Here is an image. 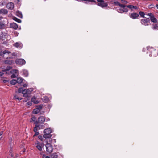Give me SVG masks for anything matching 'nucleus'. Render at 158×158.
Returning a JSON list of instances; mask_svg holds the SVG:
<instances>
[{"label": "nucleus", "instance_id": "1", "mask_svg": "<svg viewBox=\"0 0 158 158\" xmlns=\"http://www.w3.org/2000/svg\"><path fill=\"white\" fill-rule=\"evenodd\" d=\"M46 118L45 117L43 116H39L38 119L35 116L32 117L30 120V122H34V124L35 125L36 122H37L38 125L42 126V128H44V126L42 124L45 121Z\"/></svg>", "mask_w": 158, "mask_h": 158}, {"label": "nucleus", "instance_id": "2", "mask_svg": "<svg viewBox=\"0 0 158 158\" xmlns=\"http://www.w3.org/2000/svg\"><path fill=\"white\" fill-rule=\"evenodd\" d=\"M52 132V130L50 128H48L45 129L44 130V135L43 137L45 138H51L52 136V135L51 133Z\"/></svg>", "mask_w": 158, "mask_h": 158}, {"label": "nucleus", "instance_id": "3", "mask_svg": "<svg viewBox=\"0 0 158 158\" xmlns=\"http://www.w3.org/2000/svg\"><path fill=\"white\" fill-rule=\"evenodd\" d=\"M38 129H43L42 128V126L41 125H38L37 122H36L35 123V126L34 127L33 129V131L35 133L34 134L33 136L35 137L38 135L39 132L37 131Z\"/></svg>", "mask_w": 158, "mask_h": 158}, {"label": "nucleus", "instance_id": "4", "mask_svg": "<svg viewBox=\"0 0 158 158\" xmlns=\"http://www.w3.org/2000/svg\"><path fill=\"white\" fill-rule=\"evenodd\" d=\"M98 3L97 5L102 8H107L108 7V4L107 3L105 2L103 0H97Z\"/></svg>", "mask_w": 158, "mask_h": 158}, {"label": "nucleus", "instance_id": "5", "mask_svg": "<svg viewBox=\"0 0 158 158\" xmlns=\"http://www.w3.org/2000/svg\"><path fill=\"white\" fill-rule=\"evenodd\" d=\"M120 7L121 13H127L128 12V10L127 7V5L122 4Z\"/></svg>", "mask_w": 158, "mask_h": 158}, {"label": "nucleus", "instance_id": "6", "mask_svg": "<svg viewBox=\"0 0 158 158\" xmlns=\"http://www.w3.org/2000/svg\"><path fill=\"white\" fill-rule=\"evenodd\" d=\"M150 22V19L149 18H146V19H141L140 20L141 24L144 26H148L149 23Z\"/></svg>", "mask_w": 158, "mask_h": 158}, {"label": "nucleus", "instance_id": "7", "mask_svg": "<svg viewBox=\"0 0 158 158\" xmlns=\"http://www.w3.org/2000/svg\"><path fill=\"white\" fill-rule=\"evenodd\" d=\"M46 147L47 152L49 153L52 152L53 150L52 146L50 143L47 142L46 145Z\"/></svg>", "mask_w": 158, "mask_h": 158}, {"label": "nucleus", "instance_id": "8", "mask_svg": "<svg viewBox=\"0 0 158 158\" xmlns=\"http://www.w3.org/2000/svg\"><path fill=\"white\" fill-rule=\"evenodd\" d=\"M16 64L19 65H24L26 63L25 60L23 59H19L16 60Z\"/></svg>", "mask_w": 158, "mask_h": 158}, {"label": "nucleus", "instance_id": "9", "mask_svg": "<svg viewBox=\"0 0 158 158\" xmlns=\"http://www.w3.org/2000/svg\"><path fill=\"white\" fill-rule=\"evenodd\" d=\"M139 15L136 13H131L129 15L130 17L133 19H135L139 17Z\"/></svg>", "mask_w": 158, "mask_h": 158}, {"label": "nucleus", "instance_id": "10", "mask_svg": "<svg viewBox=\"0 0 158 158\" xmlns=\"http://www.w3.org/2000/svg\"><path fill=\"white\" fill-rule=\"evenodd\" d=\"M29 92L28 89H25L23 91V96L27 98H29V97L28 95V93Z\"/></svg>", "mask_w": 158, "mask_h": 158}, {"label": "nucleus", "instance_id": "11", "mask_svg": "<svg viewBox=\"0 0 158 158\" xmlns=\"http://www.w3.org/2000/svg\"><path fill=\"white\" fill-rule=\"evenodd\" d=\"M6 7L10 10H12L14 8V4L12 2L8 3L6 5Z\"/></svg>", "mask_w": 158, "mask_h": 158}, {"label": "nucleus", "instance_id": "12", "mask_svg": "<svg viewBox=\"0 0 158 158\" xmlns=\"http://www.w3.org/2000/svg\"><path fill=\"white\" fill-rule=\"evenodd\" d=\"M10 27L13 28L14 29H17L18 28V25L15 23H10Z\"/></svg>", "mask_w": 158, "mask_h": 158}, {"label": "nucleus", "instance_id": "13", "mask_svg": "<svg viewBox=\"0 0 158 158\" xmlns=\"http://www.w3.org/2000/svg\"><path fill=\"white\" fill-rule=\"evenodd\" d=\"M127 7H128V9L129 8L132 11H133L134 10L137 9H138V7L137 6H134L132 5H127Z\"/></svg>", "mask_w": 158, "mask_h": 158}, {"label": "nucleus", "instance_id": "14", "mask_svg": "<svg viewBox=\"0 0 158 158\" xmlns=\"http://www.w3.org/2000/svg\"><path fill=\"white\" fill-rule=\"evenodd\" d=\"M10 53V52L7 51V50H4L3 52L2 51H1L0 52V56H1L3 57L4 54H9Z\"/></svg>", "mask_w": 158, "mask_h": 158}, {"label": "nucleus", "instance_id": "15", "mask_svg": "<svg viewBox=\"0 0 158 158\" xmlns=\"http://www.w3.org/2000/svg\"><path fill=\"white\" fill-rule=\"evenodd\" d=\"M12 68V67L10 66H8L6 68L3 70V72H6V74H9V70L11 69Z\"/></svg>", "mask_w": 158, "mask_h": 158}, {"label": "nucleus", "instance_id": "16", "mask_svg": "<svg viewBox=\"0 0 158 158\" xmlns=\"http://www.w3.org/2000/svg\"><path fill=\"white\" fill-rule=\"evenodd\" d=\"M14 98L19 101H20L22 99V98L20 96V95L18 94H15L14 96Z\"/></svg>", "mask_w": 158, "mask_h": 158}, {"label": "nucleus", "instance_id": "17", "mask_svg": "<svg viewBox=\"0 0 158 158\" xmlns=\"http://www.w3.org/2000/svg\"><path fill=\"white\" fill-rule=\"evenodd\" d=\"M152 54V56L153 55L155 56L157 54L158 52L157 50L156 49H154L153 48H151V51Z\"/></svg>", "mask_w": 158, "mask_h": 158}, {"label": "nucleus", "instance_id": "18", "mask_svg": "<svg viewBox=\"0 0 158 158\" xmlns=\"http://www.w3.org/2000/svg\"><path fill=\"white\" fill-rule=\"evenodd\" d=\"M8 13V11L6 9H1L0 10V13L3 14H6Z\"/></svg>", "mask_w": 158, "mask_h": 158}, {"label": "nucleus", "instance_id": "19", "mask_svg": "<svg viewBox=\"0 0 158 158\" xmlns=\"http://www.w3.org/2000/svg\"><path fill=\"white\" fill-rule=\"evenodd\" d=\"M111 2H112V3H114L115 6H119V7H120L122 4L120 3L118 1H116L115 0H112L111 1Z\"/></svg>", "mask_w": 158, "mask_h": 158}, {"label": "nucleus", "instance_id": "20", "mask_svg": "<svg viewBox=\"0 0 158 158\" xmlns=\"http://www.w3.org/2000/svg\"><path fill=\"white\" fill-rule=\"evenodd\" d=\"M37 145L36 146V147L39 150V151H41L42 150V144L40 143H37Z\"/></svg>", "mask_w": 158, "mask_h": 158}, {"label": "nucleus", "instance_id": "21", "mask_svg": "<svg viewBox=\"0 0 158 158\" xmlns=\"http://www.w3.org/2000/svg\"><path fill=\"white\" fill-rule=\"evenodd\" d=\"M23 75L26 77L28 76V73L27 70L25 69H23Z\"/></svg>", "mask_w": 158, "mask_h": 158}, {"label": "nucleus", "instance_id": "22", "mask_svg": "<svg viewBox=\"0 0 158 158\" xmlns=\"http://www.w3.org/2000/svg\"><path fill=\"white\" fill-rule=\"evenodd\" d=\"M31 101L33 102L34 103L37 104L39 103L38 101L36 100V98L35 97H33L31 99Z\"/></svg>", "mask_w": 158, "mask_h": 158}, {"label": "nucleus", "instance_id": "23", "mask_svg": "<svg viewBox=\"0 0 158 158\" xmlns=\"http://www.w3.org/2000/svg\"><path fill=\"white\" fill-rule=\"evenodd\" d=\"M13 63V61L12 60L7 59L5 61V63L6 64H11Z\"/></svg>", "mask_w": 158, "mask_h": 158}, {"label": "nucleus", "instance_id": "24", "mask_svg": "<svg viewBox=\"0 0 158 158\" xmlns=\"http://www.w3.org/2000/svg\"><path fill=\"white\" fill-rule=\"evenodd\" d=\"M151 21L154 23H156L157 22V19L154 17V15H153L150 18V19Z\"/></svg>", "mask_w": 158, "mask_h": 158}, {"label": "nucleus", "instance_id": "25", "mask_svg": "<svg viewBox=\"0 0 158 158\" xmlns=\"http://www.w3.org/2000/svg\"><path fill=\"white\" fill-rule=\"evenodd\" d=\"M42 99L43 101L45 103L48 102L49 100V98L46 96L44 97Z\"/></svg>", "mask_w": 158, "mask_h": 158}, {"label": "nucleus", "instance_id": "26", "mask_svg": "<svg viewBox=\"0 0 158 158\" xmlns=\"http://www.w3.org/2000/svg\"><path fill=\"white\" fill-rule=\"evenodd\" d=\"M152 28L154 30H158V26L156 24H153L152 25Z\"/></svg>", "mask_w": 158, "mask_h": 158}, {"label": "nucleus", "instance_id": "27", "mask_svg": "<svg viewBox=\"0 0 158 158\" xmlns=\"http://www.w3.org/2000/svg\"><path fill=\"white\" fill-rule=\"evenodd\" d=\"M13 19L15 21L18 22V23H20L21 22V20L20 19L17 18L16 17H14L13 18Z\"/></svg>", "mask_w": 158, "mask_h": 158}, {"label": "nucleus", "instance_id": "28", "mask_svg": "<svg viewBox=\"0 0 158 158\" xmlns=\"http://www.w3.org/2000/svg\"><path fill=\"white\" fill-rule=\"evenodd\" d=\"M18 72V71L15 69H12L10 72V74H16Z\"/></svg>", "mask_w": 158, "mask_h": 158}, {"label": "nucleus", "instance_id": "29", "mask_svg": "<svg viewBox=\"0 0 158 158\" xmlns=\"http://www.w3.org/2000/svg\"><path fill=\"white\" fill-rule=\"evenodd\" d=\"M13 151V148L12 147L10 146V147L9 152H10V155H11V156L12 157H13L14 156L13 154L12 153Z\"/></svg>", "mask_w": 158, "mask_h": 158}, {"label": "nucleus", "instance_id": "30", "mask_svg": "<svg viewBox=\"0 0 158 158\" xmlns=\"http://www.w3.org/2000/svg\"><path fill=\"white\" fill-rule=\"evenodd\" d=\"M51 157L52 158H58V156L56 153H54L52 154Z\"/></svg>", "mask_w": 158, "mask_h": 158}, {"label": "nucleus", "instance_id": "31", "mask_svg": "<svg viewBox=\"0 0 158 158\" xmlns=\"http://www.w3.org/2000/svg\"><path fill=\"white\" fill-rule=\"evenodd\" d=\"M40 111L38 109V108H36L35 109H34L33 110V113L34 114H38L39 112Z\"/></svg>", "mask_w": 158, "mask_h": 158}, {"label": "nucleus", "instance_id": "32", "mask_svg": "<svg viewBox=\"0 0 158 158\" xmlns=\"http://www.w3.org/2000/svg\"><path fill=\"white\" fill-rule=\"evenodd\" d=\"M112 9H115L116 11H117L118 12L121 13V10H120V7L119 8H118L117 7H112L111 8Z\"/></svg>", "mask_w": 158, "mask_h": 158}, {"label": "nucleus", "instance_id": "33", "mask_svg": "<svg viewBox=\"0 0 158 158\" xmlns=\"http://www.w3.org/2000/svg\"><path fill=\"white\" fill-rule=\"evenodd\" d=\"M16 80L17 81V83L18 84H20L23 81L22 78L20 77L18 78Z\"/></svg>", "mask_w": 158, "mask_h": 158}, {"label": "nucleus", "instance_id": "34", "mask_svg": "<svg viewBox=\"0 0 158 158\" xmlns=\"http://www.w3.org/2000/svg\"><path fill=\"white\" fill-rule=\"evenodd\" d=\"M17 83V81L15 79H13L10 81V84L12 85H15Z\"/></svg>", "mask_w": 158, "mask_h": 158}, {"label": "nucleus", "instance_id": "35", "mask_svg": "<svg viewBox=\"0 0 158 158\" xmlns=\"http://www.w3.org/2000/svg\"><path fill=\"white\" fill-rule=\"evenodd\" d=\"M80 1H88L91 3H96V1L94 0H79Z\"/></svg>", "mask_w": 158, "mask_h": 158}, {"label": "nucleus", "instance_id": "36", "mask_svg": "<svg viewBox=\"0 0 158 158\" xmlns=\"http://www.w3.org/2000/svg\"><path fill=\"white\" fill-rule=\"evenodd\" d=\"M139 14L141 17L143 18H144V15H145V14L144 12L142 11H139Z\"/></svg>", "mask_w": 158, "mask_h": 158}, {"label": "nucleus", "instance_id": "37", "mask_svg": "<svg viewBox=\"0 0 158 158\" xmlns=\"http://www.w3.org/2000/svg\"><path fill=\"white\" fill-rule=\"evenodd\" d=\"M17 15L20 18H22L23 17L22 14V13L19 12H16Z\"/></svg>", "mask_w": 158, "mask_h": 158}, {"label": "nucleus", "instance_id": "38", "mask_svg": "<svg viewBox=\"0 0 158 158\" xmlns=\"http://www.w3.org/2000/svg\"><path fill=\"white\" fill-rule=\"evenodd\" d=\"M14 46L17 48L19 47L20 45V43L19 42H16L14 44Z\"/></svg>", "mask_w": 158, "mask_h": 158}, {"label": "nucleus", "instance_id": "39", "mask_svg": "<svg viewBox=\"0 0 158 158\" xmlns=\"http://www.w3.org/2000/svg\"><path fill=\"white\" fill-rule=\"evenodd\" d=\"M23 88H20L19 89L18 91H15L16 93H21V92L23 93Z\"/></svg>", "mask_w": 158, "mask_h": 158}, {"label": "nucleus", "instance_id": "40", "mask_svg": "<svg viewBox=\"0 0 158 158\" xmlns=\"http://www.w3.org/2000/svg\"><path fill=\"white\" fill-rule=\"evenodd\" d=\"M5 24L4 23H0V29H2L4 28L5 27Z\"/></svg>", "mask_w": 158, "mask_h": 158}, {"label": "nucleus", "instance_id": "41", "mask_svg": "<svg viewBox=\"0 0 158 158\" xmlns=\"http://www.w3.org/2000/svg\"><path fill=\"white\" fill-rule=\"evenodd\" d=\"M6 5V2L5 0H2L0 2V5Z\"/></svg>", "mask_w": 158, "mask_h": 158}, {"label": "nucleus", "instance_id": "42", "mask_svg": "<svg viewBox=\"0 0 158 158\" xmlns=\"http://www.w3.org/2000/svg\"><path fill=\"white\" fill-rule=\"evenodd\" d=\"M36 108H38V109L40 111V110L42 109V105H38L37 106Z\"/></svg>", "mask_w": 158, "mask_h": 158}, {"label": "nucleus", "instance_id": "43", "mask_svg": "<svg viewBox=\"0 0 158 158\" xmlns=\"http://www.w3.org/2000/svg\"><path fill=\"white\" fill-rule=\"evenodd\" d=\"M32 102L31 101H29L27 103V104L28 106H31L32 104Z\"/></svg>", "mask_w": 158, "mask_h": 158}, {"label": "nucleus", "instance_id": "44", "mask_svg": "<svg viewBox=\"0 0 158 158\" xmlns=\"http://www.w3.org/2000/svg\"><path fill=\"white\" fill-rule=\"evenodd\" d=\"M11 77L12 78H15L16 77V76L15 74H13L11 75Z\"/></svg>", "mask_w": 158, "mask_h": 158}, {"label": "nucleus", "instance_id": "45", "mask_svg": "<svg viewBox=\"0 0 158 158\" xmlns=\"http://www.w3.org/2000/svg\"><path fill=\"white\" fill-rule=\"evenodd\" d=\"M146 15H147L149 16L150 18H151V17L153 15V14H152L151 13H148Z\"/></svg>", "mask_w": 158, "mask_h": 158}, {"label": "nucleus", "instance_id": "46", "mask_svg": "<svg viewBox=\"0 0 158 158\" xmlns=\"http://www.w3.org/2000/svg\"><path fill=\"white\" fill-rule=\"evenodd\" d=\"M38 138L39 139H40L41 141H42L43 139V137L41 135H39L38 136Z\"/></svg>", "mask_w": 158, "mask_h": 158}, {"label": "nucleus", "instance_id": "47", "mask_svg": "<svg viewBox=\"0 0 158 158\" xmlns=\"http://www.w3.org/2000/svg\"><path fill=\"white\" fill-rule=\"evenodd\" d=\"M4 74L2 72H0V76H1L3 75Z\"/></svg>", "mask_w": 158, "mask_h": 158}, {"label": "nucleus", "instance_id": "48", "mask_svg": "<svg viewBox=\"0 0 158 158\" xmlns=\"http://www.w3.org/2000/svg\"><path fill=\"white\" fill-rule=\"evenodd\" d=\"M25 151V149H24V150L23 151H21L20 152V153H21V154H23V153H24Z\"/></svg>", "mask_w": 158, "mask_h": 158}, {"label": "nucleus", "instance_id": "49", "mask_svg": "<svg viewBox=\"0 0 158 158\" xmlns=\"http://www.w3.org/2000/svg\"><path fill=\"white\" fill-rule=\"evenodd\" d=\"M46 156V155L45 154H43L42 156V158H45Z\"/></svg>", "mask_w": 158, "mask_h": 158}, {"label": "nucleus", "instance_id": "50", "mask_svg": "<svg viewBox=\"0 0 158 158\" xmlns=\"http://www.w3.org/2000/svg\"><path fill=\"white\" fill-rule=\"evenodd\" d=\"M27 85L26 84H24L23 85V86L24 87H27Z\"/></svg>", "mask_w": 158, "mask_h": 158}, {"label": "nucleus", "instance_id": "51", "mask_svg": "<svg viewBox=\"0 0 158 158\" xmlns=\"http://www.w3.org/2000/svg\"><path fill=\"white\" fill-rule=\"evenodd\" d=\"M123 2L125 4H127L128 3V2L126 0H124Z\"/></svg>", "mask_w": 158, "mask_h": 158}, {"label": "nucleus", "instance_id": "52", "mask_svg": "<svg viewBox=\"0 0 158 158\" xmlns=\"http://www.w3.org/2000/svg\"><path fill=\"white\" fill-rule=\"evenodd\" d=\"M27 99L23 101V102H26L28 100H29V98H27Z\"/></svg>", "mask_w": 158, "mask_h": 158}, {"label": "nucleus", "instance_id": "53", "mask_svg": "<svg viewBox=\"0 0 158 158\" xmlns=\"http://www.w3.org/2000/svg\"><path fill=\"white\" fill-rule=\"evenodd\" d=\"M3 134V132L1 131V132H0V136H1Z\"/></svg>", "mask_w": 158, "mask_h": 158}, {"label": "nucleus", "instance_id": "54", "mask_svg": "<svg viewBox=\"0 0 158 158\" xmlns=\"http://www.w3.org/2000/svg\"><path fill=\"white\" fill-rule=\"evenodd\" d=\"M46 119V120L47 121H49L50 120V119L48 118H47Z\"/></svg>", "mask_w": 158, "mask_h": 158}, {"label": "nucleus", "instance_id": "55", "mask_svg": "<svg viewBox=\"0 0 158 158\" xmlns=\"http://www.w3.org/2000/svg\"><path fill=\"white\" fill-rule=\"evenodd\" d=\"M6 81H7V80H4L3 81V82L4 83L6 82Z\"/></svg>", "mask_w": 158, "mask_h": 158}, {"label": "nucleus", "instance_id": "56", "mask_svg": "<svg viewBox=\"0 0 158 158\" xmlns=\"http://www.w3.org/2000/svg\"><path fill=\"white\" fill-rule=\"evenodd\" d=\"M15 53H13L12 54V55L13 56H15Z\"/></svg>", "mask_w": 158, "mask_h": 158}, {"label": "nucleus", "instance_id": "57", "mask_svg": "<svg viewBox=\"0 0 158 158\" xmlns=\"http://www.w3.org/2000/svg\"><path fill=\"white\" fill-rule=\"evenodd\" d=\"M156 7L158 9V4H157L156 5Z\"/></svg>", "mask_w": 158, "mask_h": 158}, {"label": "nucleus", "instance_id": "58", "mask_svg": "<svg viewBox=\"0 0 158 158\" xmlns=\"http://www.w3.org/2000/svg\"><path fill=\"white\" fill-rule=\"evenodd\" d=\"M45 158H50V157L48 156H46Z\"/></svg>", "mask_w": 158, "mask_h": 158}, {"label": "nucleus", "instance_id": "59", "mask_svg": "<svg viewBox=\"0 0 158 158\" xmlns=\"http://www.w3.org/2000/svg\"><path fill=\"white\" fill-rule=\"evenodd\" d=\"M53 140L54 141V142H56V139H53Z\"/></svg>", "mask_w": 158, "mask_h": 158}, {"label": "nucleus", "instance_id": "60", "mask_svg": "<svg viewBox=\"0 0 158 158\" xmlns=\"http://www.w3.org/2000/svg\"><path fill=\"white\" fill-rule=\"evenodd\" d=\"M19 156L18 155V154H16V157H18Z\"/></svg>", "mask_w": 158, "mask_h": 158}, {"label": "nucleus", "instance_id": "61", "mask_svg": "<svg viewBox=\"0 0 158 158\" xmlns=\"http://www.w3.org/2000/svg\"><path fill=\"white\" fill-rule=\"evenodd\" d=\"M84 3L85 4H87V2H84Z\"/></svg>", "mask_w": 158, "mask_h": 158}, {"label": "nucleus", "instance_id": "62", "mask_svg": "<svg viewBox=\"0 0 158 158\" xmlns=\"http://www.w3.org/2000/svg\"><path fill=\"white\" fill-rule=\"evenodd\" d=\"M17 1L18 2H19V1H20V0H17Z\"/></svg>", "mask_w": 158, "mask_h": 158}, {"label": "nucleus", "instance_id": "63", "mask_svg": "<svg viewBox=\"0 0 158 158\" xmlns=\"http://www.w3.org/2000/svg\"><path fill=\"white\" fill-rule=\"evenodd\" d=\"M1 38V36H0V39Z\"/></svg>", "mask_w": 158, "mask_h": 158}, {"label": "nucleus", "instance_id": "64", "mask_svg": "<svg viewBox=\"0 0 158 158\" xmlns=\"http://www.w3.org/2000/svg\"><path fill=\"white\" fill-rule=\"evenodd\" d=\"M156 0L158 1V0Z\"/></svg>", "mask_w": 158, "mask_h": 158}]
</instances>
